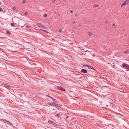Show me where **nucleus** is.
<instances>
[{
  "mask_svg": "<svg viewBox=\"0 0 129 129\" xmlns=\"http://www.w3.org/2000/svg\"><path fill=\"white\" fill-rule=\"evenodd\" d=\"M113 68H115L116 69L117 71H118L119 69V67H120L119 65H118L117 63H116L115 65H113Z\"/></svg>",
  "mask_w": 129,
  "mask_h": 129,
  "instance_id": "f257e3e1",
  "label": "nucleus"
},
{
  "mask_svg": "<svg viewBox=\"0 0 129 129\" xmlns=\"http://www.w3.org/2000/svg\"><path fill=\"white\" fill-rule=\"evenodd\" d=\"M57 88L59 90H61V91H64L65 90L64 88H63L61 86H58L57 87Z\"/></svg>",
  "mask_w": 129,
  "mask_h": 129,
  "instance_id": "f03ea898",
  "label": "nucleus"
},
{
  "mask_svg": "<svg viewBox=\"0 0 129 129\" xmlns=\"http://www.w3.org/2000/svg\"><path fill=\"white\" fill-rule=\"evenodd\" d=\"M122 66L123 67L126 68L127 69H129V66L127 64L125 63H123L122 64Z\"/></svg>",
  "mask_w": 129,
  "mask_h": 129,
  "instance_id": "7ed1b4c3",
  "label": "nucleus"
},
{
  "mask_svg": "<svg viewBox=\"0 0 129 129\" xmlns=\"http://www.w3.org/2000/svg\"><path fill=\"white\" fill-rule=\"evenodd\" d=\"M128 3H129V0L125 1L122 4H121V7H123V5Z\"/></svg>",
  "mask_w": 129,
  "mask_h": 129,
  "instance_id": "20e7f679",
  "label": "nucleus"
},
{
  "mask_svg": "<svg viewBox=\"0 0 129 129\" xmlns=\"http://www.w3.org/2000/svg\"><path fill=\"white\" fill-rule=\"evenodd\" d=\"M1 120H3V122H6L7 124H8L9 125H12V123H11L10 122L6 121V120H4L2 119Z\"/></svg>",
  "mask_w": 129,
  "mask_h": 129,
  "instance_id": "39448f33",
  "label": "nucleus"
},
{
  "mask_svg": "<svg viewBox=\"0 0 129 129\" xmlns=\"http://www.w3.org/2000/svg\"><path fill=\"white\" fill-rule=\"evenodd\" d=\"M81 72L84 73H86L87 72V71L85 69H82L81 70Z\"/></svg>",
  "mask_w": 129,
  "mask_h": 129,
  "instance_id": "423d86ee",
  "label": "nucleus"
},
{
  "mask_svg": "<svg viewBox=\"0 0 129 129\" xmlns=\"http://www.w3.org/2000/svg\"><path fill=\"white\" fill-rule=\"evenodd\" d=\"M37 25L38 26L40 27H43L44 26L43 24H40V23H37Z\"/></svg>",
  "mask_w": 129,
  "mask_h": 129,
  "instance_id": "0eeeda50",
  "label": "nucleus"
},
{
  "mask_svg": "<svg viewBox=\"0 0 129 129\" xmlns=\"http://www.w3.org/2000/svg\"><path fill=\"white\" fill-rule=\"evenodd\" d=\"M5 86V87H6L7 88H10V86L8 84H4Z\"/></svg>",
  "mask_w": 129,
  "mask_h": 129,
  "instance_id": "6e6552de",
  "label": "nucleus"
},
{
  "mask_svg": "<svg viewBox=\"0 0 129 129\" xmlns=\"http://www.w3.org/2000/svg\"><path fill=\"white\" fill-rule=\"evenodd\" d=\"M53 103H51V102H49V105H51V106H54L55 105V102H53Z\"/></svg>",
  "mask_w": 129,
  "mask_h": 129,
  "instance_id": "1a4fd4ad",
  "label": "nucleus"
},
{
  "mask_svg": "<svg viewBox=\"0 0 129 129\" xmlns=\"http://www.w3.org/2000/svg\"><path fill=\"white\" fill-rule=\"evenodd\" d=\"M47 97H49V98H50L52 100L53 102H55L54 99L52 98L51 97L49 96V95H47Z\"/></svg>",
  "mask_w": 129,
  "mask_h": 129,
  "instance_id": "9d476101",
  "label": "nucleus"
},
{
  "mask_svg": "<svg viewBox=\"0 0 129 129\" xmlns=\"http://www.w3.org/2000/svg\"><path fill=\"white\" fill-rule=\"evenodd\" d=\"M88 36H91L93 35L92 33L90 32H88Z\"/></svg>",
  "mask_w": 129,
  "mask_h": 129,
  "instance_id": "9b49d317",
  "label": "nucleus"
},
{
  "mask_svg": "<svg viewBox=\"0 0 129 129\" xmlns=\"http://www.w3.org/2000/svg\"><path fill=\"white\" fill-rule=\"evenodd\" d=\"M52 125H54L55 126H57V124L53 122L51 124Z\"/></svg>",
  "mask_w": 129,
  "mask_h": 129,
  "instance_id": "f8f14e48",
  "label": "nucleus"
},
{
  "mask_svg": "<svg viewBox=\"0 0 129 129\" xmlns=\"http://www.w3.org/2000/svg\"><path fill=\"white\" fill-rule=\"evenodd\" d=\"M98 6H99V5L98 4H95V5H94L93 6V8H95V7H98Z\"/></svg>",
  "mask_w": 129,
  "mask_h": 129,
  "instance_id": "ddd939ff",
  "label": "nucleus"
},
{
  "mask_svg": "<svg viewBox=\"0 0 129 129\" xmlns=\"http://www.w3.org/2000/svg\"><path fill=\"white\" fill-rule=\"evenodd\" d=\"M47 16V14H44L43 15V17L44 18H45Z\"/></svg>",
  "mask_w": 129,
  "mask_h": 129,
  "instance_id": "4468645a",
  "label": "nucleus"
},
{
  "mask_svg": "<svg viewBox=\"0 0 129 129\" xmlns=\"http://www.w3.org/2000/svg\"><path fill=\"white\" fill-rule=\"evenodd\" d=\"M124 53H129V50H127L126 51H124Z\"/></svg>",
  "mask_w": 129,
  "mask_h": 129,
  "instance_id": "2eb2a0df",
  "label": "nucleus"
},
{
  "mask_svg": "<svg viewBox=\"0 0 129 129\" xmlns=\"http://www.w3.org/2000/svg\"><path fill=\"white\" fill-rule=\"evenodd\" d=\"M53 122H52L50 120H49L48 121V123L49 124H51Z\"/></svg>",
  "mask_w": 129,
  "mask_h": 129,
  "instance_id": "dca6fc26",
  "label": "nucleus"
},
{
  "mask_svg": "<svg viewBox=\"0 0 129 129\" xmlns=\"http://www.w3.org/2000/svg\"><path fill=\"white\" fill-rule=\"evenodd\" d=\"M11 26H15V25L14 23H11Z\"/></svg>",
  "mask_w": 129,
  "mask_h": 129,
  "instance_id": "f3484780",
  "label": "nucleus"
},
{
  "mask_svg": "<svg viewBox=\"0 0 129 129\" xmlns=\"http://www.w3.org/2000/svg\"><path fill=\"white\" fill-rule=\"evenodd\" d=\"M83 65L85 66L86 67H90V66H88L87 64H83Z\"/></svg>",
  "mask_w": 129,
  "mask_h": 129,
  "instance_id": "a211bd4d",
  "label": "nucleus"
},
{
  "mask_svg": "<svg viewBox=\"0 0 129 129\" xmlns=\"http://www.w3.org/2000/svg\"><path fill=\"white\" fill-rule=\"evenodd\" d=\"M55 106V107H59V106H58V105H57V104H55V106Z\"/></svg>",
  "mask_w": 129,
  "mask_h": 129,
  "instance_id": "6ab92c4d",
  "label": "nucleus"
},
{
  "mask_svg": "<svg viewBox=\"0 0 129 129\" xmlns=\"http://www.w3.org/2000/svg\"><path fill=\"white\" fill-rule=\"evenodd\" d=\"M90 68L91 69H92V70H95L94 69V68H93V67H92V66H91V67L90 66Z\"/></svg>",
  "mask_w": 129,
  "mask_h": 129,
  "instance_id": "aec40b11",
  "label": "nucleus"
},
{
  "mask_svg": "<svg viewBox=\"0 0 129 129\" xmlns=\"http://www.w3.org/2000/svg\"><path fill=\"white\" fill-rule=\"evenodd\" d=\"M26 2V1L25 0H24L22 1V3L24 4V3H25Z\"/></svg>",
  "mask_w": 129,
  "mask_h": 129,
  "instance_id": "412c9836",
  "label": "nucleus"
},
{
  "mask_svg": "<svg viewBox=\"0 0 129 129\" xmlns=\"http://www.w3.org/2000/svg\"><path fill=\"white\" fill-rule=\"evenodd\" d=\"M0 11H2V12L3 11V9H2V8H0Z\"/></svg>",
  "mask_w": 129,
  "mask_h": 129,
  "instance_id": "4be33fe9",
  "label": "nucleus"
},
{
  "mask_svg": "<svg viewBox=\"0 0 129 129\" xmlns=\"http://www.w3.org/2000/svg\"><path fill=\"white\" fill-rule=\"evenodd\" d=\"M7 34L8 35H10L11 34V33L9 31H7Z\"/></svg>",
  "mask_w": 129,
  "mask_h": 129,
  "instance_id": "5701e85b",
  "label": "nucleus"
},
{
  "mask_svg": "<svg viewBox=\"0 0 129 129\" xmlns=\"http://www.w3.org/2000/svg\"><path fill=\"white\" fill-rule=\"evenodd\" d=\"M61 29H59L58 30V32L61 33Z\"/></svg>",
  "mask_w": 129,
  "mask_h": 129,
  "instance_id": "b1692460",
  "label": "nucleus"
},
{
  "mask_svg": "<svg viewBox=\"0 0 129 129\" xmlns=\"http://www.w3.org/2000/svg\"><path fill=\"white\" fill-rule=\"evenodd\" d=\"M56 116H57V117H58L59 116V114H57L56 115Z\"/></svg>",
  "mask_w": 129,
  "mask_h": 129,
  "instance_id": "393cba45",
  "label": "nucleus"
},
{
  "mask_svg": "<svg viewBox=\"0 0 129 129\" xmlns=\"http://www.w3.org/2000/svg\"><path fill=\"white\" fill-rule=\"evenodd\" d=\"M82 25V24L81 23H80L78 24L79 25V26H81Z\"/></svg>",
  "mask_w": 129,
  "mask_h": 129,
  "instance_id": "a878e982",
  "label": "nucleus"
},
{
  "mask_svg": "<svg viewBox=\"0 0 129 129\" xmlns=\"http://www.w3.org/2000/svg\"><path fill=\"white\" fill-rule=\"evenodd\" d=\"M13 10H15V7H13Z\"/></svg>",
  "mask_w": 129,
  "mask_h": 129,
  "instance_id": "bb28decb",
  "label": "nucleus"
},
{
  "mask_svg": "<svg viewBox=\"0 0 129 129\" xmlns=\"http://www.w3.org/2000/svg\"><path fill=\"white\" fill-rule=\"evenodd\" d=\"M55 0H53L52 2L53 3H54L55 2Z\"/></svg>",
  "mask_w": 129,
  "mask_h": 129,
  "instance_id": "cd10ccee",
  "label": "nucleus"
},
{
  "mask_svg": "<svg viewBox=\"0 0 129 129\" xmlns=\"http://www.w3.org/2000/svg\"><path fill=\"white\" fill-rule=\"evenodd\" d=\"M105 23L106 24H107L108 23V21H106L105 22Z\"/></svg>",
  "mask_w": 129,
  "mask_h": 129,
  "instance_id": "c85d7f7f",
  "label": "nucleus"
},
{
  "mask_svg": "<svg viewBox=\"0 0 129 129\" xmlns=\"http://www.w3.org/2000/svg\"><path fill=\"white\" fill-rule=\"evenodd\" d=\"M70 12L71 13H72L73 12V11L72 10L70 11Z\"/></svg>",
  "mask_w": 129,
  "mask_h": 129,
  "instance_id": "c756f323",
  "label": "nucleus"
},
{
  "mask_svg": "<svg viewBox=\"0 0 129 129\" xmlns=\"http://www.w3.org/2000/svg\"><path fill=\"white\" fill-rule=\"evenodd\" d=\"M27 13L25 12V13H24V14L25 15H27Z\"/></svg>",
  "mask_w": 129,
  "mask_h": 129,
  "instance_id": "7c9ffc66",
  "label": "nucleus"
},
{
  "mask_svg": "<svg viewBox=\"0 0 129 129\" xmlns=\"http://www.w3.org/2000/svg\"><path fill=\"white\" fill-rule=\"evenodd\" d=\"M45 33H48V31L47 30H45Z\"/></svg>",
  "mask_w": 129,
  "mask_h": 129,
  "instance_id": "2f4dec72",
  "label": "nucleus"
},
{
  "mask_svg": "<svg viewBox=\"0 0 129 129\" xmlns=\"http://www.w3.org/2000/svg\"><path fill=\"white\" fill-rule=\"evenodd\" d=\"M113 26H115V24H113Z\"/></svg>",
  "mask_w": 129,
  "mask_h": 129,
  "instance_id": "473e14b6",
  "label": "nucleus"
},
{
  "mask_svg": "<svg viewBox=\"0 0 129 129\" xmlns=\"http://www.w3.org/2000/svg\"><path fill=\"white\" fill-rule=\"evenodd\" d=\"M75 23V21H73V24H74Z\"/></svg>",
  "mask_w": 129,
  "mask_h": 129,
  "instance_id": "72a5a7b5",
  "label": "nucleus"
},
{
  "mask_svg": "<svg viewBox=\"0 0 129 129\" xmlns=\"http://www.w3.org/2000/svg\"><path fill=\"white\" fill-rule=\"evenodd\" d=\"M40 30H42L43 31H45V30H42L41 29H40Z\"/></svg>",
  "mask_w": 129,
  "mask_h": 129,
  "instance_id": "f704fd0d",
  "label": "nucleus"
},
{
  "mask_svg": "<svg viewBox=\"0 0 129 129\" xmlns=\"http://www.w3.org/2000/svg\"><path fill=\"white\" fill-rule=\"evenodd\" d=\"M77 16V15L76 14H75V16Z\"/></svg>",
  "mask_w": 129,
  "mask_h": 129,
  "instance_id": "c9c22d12",
  "label": "nucleus"
}]
</instances>
